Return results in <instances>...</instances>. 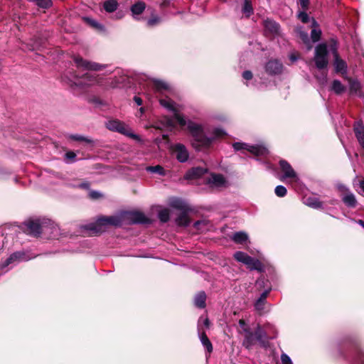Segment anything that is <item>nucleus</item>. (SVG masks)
Listing matches in <instances>:
<instances>
[{
	"instance_id": "obj_1",
	"label": "nucleus",
	"mask_w": 364,
	"mask_h": 364,
	"mask_svg": "<svg viewBox=\"0 0 364 364\" xmlns=\"http://www.w3.org/2000/svg\"><path fill=\"white\" fill-rule=\"evenodd\" d=\"M160 105L172 113V116L166 118L168 127H174L178 123L180 126L187 125L192 137L191 144L197 151H205L210 149L218 139L226 135V132L220 127H205L202 124L193 121H186L181 114L177 105L170 98L159 100Z\"/></svg>"
},
{
	"instance_id": "obj_2",
	"label": "nucleus",
	"mask_w": 364,
	"mask_h": 364,
	"mask_svg": "<svg viewBox=\"0 0 364 364\" xmlns=\"http://www.w3.org/2000/svg\"><path fill=\"white\" fill-rule=\"evenodd\" d=\"M126 221L129 224H148L149 218L141 212H127L121 215L101 216L95 223H92L81 227L83 232L88 235H94L102 233L106 230L108 226L119 227Z\"/></svg>"
},
{
	"instance_id": "obj_3",
	"label": "nucleus",
	"mask_w": 364,
	"mask_h": 364,
	"mask_svg": "<svg viewBox=\"0 0 364 364\" xmlns=\"http://www.w3.org/2000/svg\"><path fill=\"white\" fill-rule=\"evenodd\" d=\"M267 338L266 332L259 326H257L255 332L250 328H245L242 346L247 349H251L256 342H258L261 346L265 347L267 343Z\"/></svg>"
},
{
	"instance_id": "obj_4",
	"label": "nucleus",
	"mask_w": 364,
	"mask_h": 364,
	"mask_svg": "<svg viewBox=\"0 0 364 364\" xmlns=\"http://www.w3.org/2000/svg\"><path fill=\"white\" fill-rule=\"evenodd\" d=\"M105 124L109 130L119 132L136 140H140L139 135L134 134L128 125L118 119L109 120Z\"/></svg>"
},
{
	"instance_id": "obj_5",
	"label": "nucleus",
	"mask_w": 364,
	"mask_h": 364,
	"mask_svg": "<svg viewBox=\"0 0 364 364\" xmlns=\"http://www.w3.org/2000/svg\"><path fill=\"white\" fill-rule=\"evenodd\" d=\"M235 151H247L257 156H266L269 154L268 149L259 145H249L243 142H235L232 144Z\"/></svg>"
},
{
	"instance_id": "obj_6",
	"label": "nucleus",
	"mask_w": 364,
	"mask_h": 364,
	"mask_svg": "<svg viewBox=\"0 0 364 364\" xmlns=\"http://www.w3.org/2000/svg\"><path fill=\"white\" fill-rule=\"evenodd\" d=\"M328 51L326 43H320L315 48L314 62L318 69H323L328 65Z\"/></svg>"
},
{
	"instance_id": "obj_7",
	"label": "nucleus",
	"mask_w": 364,
	"mask_h": 364,
	"mask_svg": "<svg viewBox=\"0 0 364 364\" xmlns=\"http://www.w3.org/2000/svg\"><path fill=\"white\" fill-rule=\"evenodd\" d=\"M73 60L76 67L82 70L100 71L107 68V65L105 64L89 61L83 59L80 56H75Z\"/></svg>"
},
{
	"instance_id": "obj_8",
	"label": "nucleus",
	"mask_w": 364,
	"mask_h": 364,
	"mask_svg": "<svg viewBox=\"0 0 364 364\" xmlns=\"http://www.w3.org/2000/svg\"><path fill=\"white\" fill-rule=\"evenodd\" d=\"M28 255L27 252L24 251H17L12 253L8 258L0 264V269H4L9 266H14L20 262L28 261L33 258Z\"/></svg>"
},
{
	"instance_id": "obj_9",
	"label": "nucleus",
	"mask_w": 364,
	"mask_h": 364,
	"mask_svg": "<svg viewBox=\"0 0 364 364\" xmlns=\"http://www.w3.org/2000/svg\"><path fill=\"white\" fill-rule=\"evenodd\" d=\"M43 234L48 239H58L61 235L60 228L49 219L43 220Z\"/></svg>"
},
{
	"instance_id": "obj_10",
	"label": "nucleus",
	"mask_w": 364,
	"mask_h": 364,
	"mask_svg": "<svg viewBox=\"0 0 364 364\" xmlns=\"http://www.w3.org/2000/svg\"><path fill=\"white\" fill-rule=\"evenodd\" d=\"M330 50L332 52L334 57V65L336 71L343 72L346 69V63L339 58L338 53L337 52L336 42L332 39L330 43Z\"/></svg>"
},
{
	"instance_id": "obj_11",
	"label": "nucleus",
	"mask_w": 364,
	"mask_h": 364,
	"mask_svg": "<svg viewBox=\"0 0 364 364\" xmlns=\"http://www.w3.org/2000/svg\"><path fill=\"white\" fill-rule=\"evenodd\" d=\"M173 152L177 160L181 163L187 161L189 154L186 147L181 144H176L173 146Z\"/></svg>"
},
{
	"instance_id": "obj_12",
	"label": "nucleus",
	"mask_w": 364,
	"mask_h": 364,
	"mask_svg": "<svg viewBox=\"0 0 364 364\" xmlns=\"http://www.w3.org/2000/svg\"><path fill=\"white\" fill-rule=\"evenodd\" d=\"M207 183L213 188H220L225 186L226 184V179L222 175L219 173H212L206 179Z\"/></svg>"
},
{
	"instance_id": "obj_13",
	"label": "nucleus",
	"mask_w": 364,
	"mask_h": 364,
	"mask_svg": "<svg viewBox=\"0 0 364 364\" xmlns=\"http://www.w3.org/2000/svg\"><path fill=\"white\" fill-rule=\"evenodd\" d=\"M279 166L284 175L282 180L284 178H296V173L292 168L291 166L287 161L282 159L279 161Z\"/></svg>"
},
{
	"instance_id": "obj_14",
	"label": "nucleus",
	"mask_w": 364,
	"mask_h": 364,
	"mask_svg": "<svg viewBox=\"0 0 364 364\" xmlns=\"http://www.w3.org/2000/svg\"><path fill=\"white\" fill-rule=\"evenodd\" d=\"M266 72L269 75H279L283 70L282 64L277 60H269L265 65Z\"/></svg>"
},
{
	"instance_id": "obj_15",
	"label": "nucleus",
	"mask_w": 364,
	"mask_h": 364,
	"mask_svg": "<svg viewBox=\"0 0 364 364\" xmlns=\"http://www.w3.org/2000/svg\"><path fill=\"white\" fill-rule=\"evenodd\" d=\"M27 229L30 234L33 236H39L43 234V221L31 220L26 223Z\"/></svg>"
},
{
	"instance_id": "obj_16",
	"label": "nucleus",
	"mask_w": 364,
	"mask_h": 364,
	"mask_svg": "<svg viewBox=\"0 0 364 364\" xmlns=\"http://www.w3.org/2000/svg\"><path fill=\"white\" fill-rule=\"evenodd\" d=\"M353 131L359 144L364 149V126L361 121L355 122Z\"/></svg>"
},
{
	"instance_id": "obj_17",
	"label": "nucleus",
	"mask_w": 364,
	"mask_h": 364,
	"mask_svg": "<svg viewBox=\"0 0 364 364\" xmlns=\"http://www.w3.org/2000/svg\"><path fill=\"white\" fill-rule=\"evenodd\" d=\"M271 291V288H268L264 290L259 296V297L256 300L254 304L255 309L256 311L261 313L263 310H264L265 304H267V298Z\"/></svg>"
},
{
	"instance_id": "obj_18",
	"label": "nucleus",
	"mask_w": 364,
	"mask_h": 364,
	"mask_svg": "<svg viewBox=\"0 0 364 364\" xmlns=\"http://www.w3.org/2000/svg\"><path fill=\"white\" fill-rule=\"evenodd\" d=\"M198 333L202 345L206 349L207 352L210 354L213 351V345L210 341L208 338L205 332L202 331L199 326H198Z\"/></svg>"
},
{
	"instance_id": "obj_19",
	"label": "nucleus",
	"mask_w": 364,
	"mask_h": 364,
	"mask_svg": "<svg viewBox=\"0 0 364 364\" xmlns=\"http://www.w3.org/2000/svg\"><path fill=\"white\" fill-rule=\"evenodd\" d=\"M265 31L273 36L279 35V26L275 21L267 19L264 21Z\"/></svg>"
},
{
	"instance_id": "obj_20",
	"label": "nucleus",
	"mask_w": 364,
	"mask_h": 364,
	"mask_svg": "<svg viewBox=\"0 0 364 364\" xmlns=\"http://www.w3.org/2000/svg\"><path fill=\"white\" fill-rule=\"evenodd\" d=\"M304 203L314 209H323V203L315 196H309L304 198Z\"/></svg>"
},
{
	"instance_id": "obj_21",
	"label": "nucleus",
	"mask_w": 364,
	"mask_h": 364,
	"mask_svg": "<svg viewBox=\"0 0 364 364\" xmlns=\"http://www.w3.org/2000/svg\"><path fill=\"white\" fill-rule=\"evenodd\" d=\"M342 200L348 208H355L357 205V200L352 192H348L342 196Z\"/></svg>"
},
{
	"instance_id": "obj_22",
	"label": "nucleus",
	"mask_w": 364,
	"mask_h": 364,
	"mask_svg": "<svg viewBox=\"0 0 364 364\" xmlns=\"http://www.w3.org/2000/svg\"><path fill=\"white\" fill-rule=\"evenodd\" d=\"M170 205L181 211H191L188 205L180 198H174L170 202Z\"/></svg>"
},
{
	"instance_id": "obj_23",
	"label": "nucleus",
	"mask_w": 364,
	"mask_h": 364,
	"mask_svg": "<svg viewBox=\"0 0 364 364\" xmlns=\"http://www.w3.org/2000/svg\"><path fill=\"white\" fill-rule=\"evenodd\" d=\"M189 211H181V213L176 219V223L178 226L187 227L191 223V220L188 216Z\"/></svg>"
},
{
	"instance_id": "obj_24",
	"label": "nucleus",
	"mask_w": 364,
	"mask_h": 364,
	"mask_svg": "<svg viewBox=\"0 0 364 364\" xmlns=\"http://www.w3.org/2000/svg\"><path fill=\"white\" fill-rule=\"evenodd\" d=\"M250 260L245 264L250 270H257L258 272L264 271V266L262 263L257 259L250 257Z\"/></svg>"
},
{
	"instance_id": "obj_25",
	"label": "nucleus",
	"mask_w": 364,
	"mask_h": 364,
	"mask_svg": "<svg viewBox=\"0 0 364 364\" xmlns=\"http://www.w3.org/2000/svg\"><path fill=\"white\" fill-rule=\"evenodd\" d=\"M206 294L204 291H200L194 298V304L196 307L203 309L205 307Z\"/></svg>"
},
{
	"instance_id": "obj_26",
	"label": "nucleus",
	"mask_w": 364,
	"mask_h": 364,
	"mask_svg": "<svg viewBox=\"0 0 364 364\" xmlns=\"http://www.w3.org/2000/svg\"><path fill=\"white\" fill-rule=\"evenodd\" d=\"M232 240L237 244H245L248 240V235L245 232H237L232 237Z\"/></svg>"
},
{
	"instance_id": "obj_27",
	"label": "nucleus",
	"mask_w": 364,
	"mask_h": 364,
	"mask_svg": "<svg viewBox=\"0 0 364 364\" xmlns=\"http://www.w3.org/2000/svg\"><path fill=\"white\" fill-rule=\"evenodd\" d=\"M151 83L153 85L154 88L157 90L158 91L161 90H168L171 89V86L169 83L160 80H154L151 82Z\"/></svg>"
},
{
	"instance_id": "obj_28",
	"label": "nucleus",
	"mask_w": 364,
	"mask_h": 364,
	"mask_svg": "<svg viewBox=\"0 0 364 364\" xmlns=\"http://www.w3.org/2000/svg\"><path fill=\"white\" fill-rule=\"evenodd\" d=\"M235 260L244 264H247L250 260V256L242 251H237L233 255Z\"/></svg>"
},
{
	"instance_id": "obj_29",
	"label": "nucleus",
	"mask_w": 364,
	"mask_h": 364,
	"mask_svg": "<svg viewBox=\"0 0 364 364\" xmlns=\"http://www.w3.org/2000/svg\"><path fill=\"white\" fill-rule=\"evenodd\" d=\"M205 172V168L200 167H194L187 173V177L190 178H198L203 176Z\"/></svg>"
},
{
	"instance_id": "obj_30",
	"label": "nucleus",
	"mask_w": 364,
	"mask_h": 364,
	"mask_svg": "<svg viewBox=\"0 0 364 364\" xmlns=\"http://www.w3.org/2000/svg\"><path fill=\"white\" fill-rule=\"evenodd\" d=\"M146 5L142 1H139L136 4H134L132 8L131 11L133 14V15H139L141 14L145 9Z\"/></svg>"
},
{
	"instance_id": "obj_31",
	"label": "nucleus",
	"mask_w": 364,
	"mask_h": 364,
	"mask_svg": "<svg viewBox=\"0 0 364 364\" xmlns=\"http://www.w3.org/2000/svg\"><path fill=\"white\" fill-rule=\"evenodd\" d=\"M146 171L148 172H150V173H158L160 176L166 175V171H165L164 168L160 165H157V166H147L146 168Z\"/></svg>"
},
{
	"instance_id": "obj_32",
	"label": "nucleus",
	"mask_w": 364,
	"mask_h": 364,
	"mask_svg": "<svg viewBox=\"0 0 364 364\" xmlns=\"http://www.w3.org/2000/svg\"><path fill=\"white\" fill-rule=\"evenodd\" d=\"M353 364H364V352L357 349L353 358Z\"/></svg>"
},
{
	"instance_id": "obj_33",
	"label": "nucleus",
	"mask_w": 364,
	"mask_h": 364,
	"mask_svg": "<svg viewBox=\"0 0 364 364\" xmlns=\"http://www.w3.org/2000/svg\"><path fill=\"white\" fill-rule=\"evenodd\" d=\"M87 102L95 107H100L105 105V102L102 100L94 95L88 97Z\"/></svg>"
},
{
	"instance_id": "obj_34",
	"label": "nucleus",
	"mask_w": 364,
	"mask_h": 364,
	"mask_svg": "<svg viewBox=\"0 0 364 364\" xmlns=\"http://www.w3.org/2000/svg\"><path fill=\"white\" fill-rule=\"evenodd\" d=\"M104 8L107 12H113L117 8V2L116 0H109L105 2Z\"/></svg>"
},
{
	"instance_id": "obj_35",
	"label": "nucleus",
	"mask_w": 364,
	"mask_h": 364,
	"mask_svg": "<svg viewBox=\"0 0 364 364\" xmlns=\"http://www.w3.org/2000/svg\"><path fill=\"white\" fill-rule=\"evenodd\" d=\"M69 138L74 141H85L88 144L93 143V141L91 139L85 137V136L80 135V134H70L69 136Z\"/></svg>"
},
{
	"instance_id": "obj_36",
	"label": "nucleus",
	"mask_w": 364,
	"mask_h": 364,
	"mask_svg": "<svg viewBox=\"0 0 364 364\" xmlns=\"http://www.w3.org/2000/svg\"><path fill=\"white\" fill-rule=\"evenodd\" d=\"M158 217L161 222L166 223L170 218L169 211L167 209H163L159 212Z\"/></svg>"
},
{
	"instance_id": "obj_37",
	"label": "nucleus",
	"mask_w": 364,
	"mask_h": 364,
	"mask_svg": "<svg viewBox=\"0 0 364 364\" xmlns=\"http://www.w3.org/2000/svg\"><path fill=\"white\" fill-rule=\"evenodd\" d=\"M242 12L247 17H249L252 14V7L250 0H245Z\"/></svg>"
},
{
	"instance_id": "obj_38",
	"label": "nucleus",
	"mask_w": 364,
	"mask_h": 364,
	"mask_svg": "<svg viewBox=\"0 0 364 364\" xmlns=\"http://www.w3.org/2000/svg\"><path fill=\"white\" fill-rule=\"evenodd\" d=\"M350 91H358L361 89L360 82L356 79H348Z\"/></svg>"
},
{
	"instance_id": "obj_39",
	"label": "nucleus",
	"mask_w": 364,
	"mask_h": 364,
	"mask_svg": "<svg viewBox=\"0 0 364 364\" xmlns=\"http://www.w3.org/2000/svg\"><path fill=\"white\" fill-rule=\"evenodd\" d=\"M274 193L277 196L282 198L287 195V191L284 186L279 185L276 186L274 189Z\"/></svg>"
},
{
	"instance_id": "obj_40",
	"label": "nucleus",
	"mask_w": 364,
	"mask_h": 364,
	"mask_svg": "<svg viewBox=\"0 0 364 364\" xmlns=\"http://www.w3.org/2000/svg\"><path fill=\"white\" fill-rule=\"evenodd\" d=\"M321 36V31L316 28L312 29L311 32V38L313 42H317L319 41Z\"/></svg>"
},
{
	"instance_id": "obj_41",
	"label": "nucleus",
	"mask_w": 364,
	"mask_h": 364,
	"mask_svg": "<svg viewBox=\"0 0 364 364\" xmlns=\"http://www.w3.org/2000/svg\"><path fill=\"white\" fill-rule=\"evenodd\" d=\"M76 154L74 151H69L65 154V161L66 163L70 164L75 161Z\"/></svg>"
},
{
	"instance_id": "obj_42",
	"label": "nucleus",
	"mask_w": 364,
	"mask_h": 364,
	"mask_svg": "<svg viewBox=\"0 0 364 364\" xmlns=\"http://www.w3.org/2000/svg\"><path fill=\"white\" fill-rule=\"evenodd\" d=\"M41 8L46 9L51 6V0H37L36 4Z\"/></svg>"
},
{
	"instance_id": "obj_43",
	"label": "nucleus",
	"mask_w": 364,
	"mask_h": 364,
	"mask_svg": "<svg viewBox=\"0 0 364 364\" xmlns=\"http://www.w3.org/2000/svg\"><path fill=\"white\" fill-rule=\"evenodd\" d=\"M281 361L282 364H293L290 357L284 353L281 355Z\"/></svg>"
},
{
	"instance_id": "obj_44",
	"label": "nucleus",
	"mask_w": 364,
	"mask_h": 364,
	"mask_svg": "<svg viewBox=\"0 0 364 364\" xmlns=\"http://www.w3.org/2000/svg\"><path fill=\"white\" fill-rule=\"evenodd\" d=\"M300 38H301V40L306 43H309V36H308V33L306 32H304V31H302L301 29H299L297 31Z\"/></svg>"
},
{
	"instance_id": "obj_45",
	"label": "nucleus",
	"mask_w": 364,
	"mask_h": 364,
	"mask_svg": "<svg viewBox=\"0 0 364 364\" xmlns=\"http://www.w3.org/2000/svg\"><path fill=\"white\" fill-rule=\"evenodd\" d=\"M298 18L303 22L306 23L309 21V16L306 12H300L298 14Z\"/></svg>"
},
{
	"instance_id": "obj_46",
	"label": "nucleus",
	"mask_w": 364,
	"mask_h": 364,
	"mask_svg": "<svg viewBox=\"0 0 364 364\" xmlns=\"http://www.w3.org/2000/svg\"><path fill=\"white\" fill-rule=\"evenodd\" d=\"M87 21L89 22V23L96 28H99V29H102V26H101L100 23H98L97 21H95V20H92V19H89L87 18Z\"/></svg>"
},
{
	"instance_id": "obj_47",
	"label": "nucleus",
	"mask_w": 364,
	"mask_h": 364,
	"mask_svg": "<svg viewBox=\"0 0 364 364\" xmlns=\"http://www.w3.org/2000/svg\"><path fill=\"white\" fill-rule=\"evenodd\" d=\"M159 21L160 18L159 17H153L148 21L147 23L149 26H152L158 23Z\"/></svg>"
},
{
	"instance_id": "obj_48",
	"label": "nucleus",
	"mask_w": 364,
	"mask_h": 364,
	"mask_svg": "<svg viewBox=\"0 0 364 364\" xmlns=\"http://www.w3.org/2000/svg\"><path fill=\"white\" fill-rule=\"evenodd\" d=\"M202 225H205V222L204 220H198V221H196V222H195V223H194V224H193V227H194L196 229H197V230H202V229H201V228H200V226H201Z\"/></svg>"
},
{
	"instance_id": "obj_49",
	"label": "nucleus",
	"mask_w": 364,
	"mask_h": 364,
	"mask_svg": "<svg viewBox=\"0 0 364 364\" xmlns=\"http://www.w3.org/2000/svg\"><path fill=\"white\" fill-rule=\"evenodd\" d=\"M242 77L245 79V80H250L252 79V74L250 71L249 70H246V71H244L243 73H242Z\"/></svg>"
},
{
	"instance_id": "obj_50",
	"label": "nucleus",
	"mask_w": 364,
	"mask_h": 364,
	"mask_svg": "<svg viewBox=\"0 0 364 364\" xmlns=\"http://www.w3.org/2000/svg\"><path fill=\"white\" fill-rule=\"evenodd\" d=\"M92 198L97 199L101 196V193L98 191H90L89 193Z\"/></svg>"
},
{
	"instance_id": "obj_51",
	"label": "nucleus",
	"mask_w": 364,
	"mask_h": 364,
	"mask_svg": "<svg viewBox=\"0 0 364 364\" xmlns=\"http://www.w3.org/2000/svg\"><path fill=\"white\" fill-rule=\"evenodd\" d=\"M333 87H334V90H335L334 91L335 92L340 91L339 90L340 89H341V91L343 90L342 85H341V83L338 81H335L334 82Z\"/></svg>"
},
{
	"instance_id": "obj_52",
	"label": "nucleus",
	"mask_w": 364,
	"mask_h": 364,
	"mask_svg": "<svg viewBox=\"0 0 364 364\" xmlns=\"http://www.w3.org/2000/svg\"><path fill=\"white\" fill-rule=\"evenodd\" d=\"M338 188L340 191L343 192V194H345L348 192H350V191L348 190V188L344 186V185H339L338 186Z\"/></svg>"
},
{
	"instance_id": "obj_53",
	"label": "nucleus",
	"mask_w": 364,
	"mask_h": 364,
	"mask_svg": "<svg viewBox=\"0 0 364 364\" xmlns=\"http://www.w3.org/2000/svg\"><path fill=\"white\" fill-rule=\"evenodd\" d=\"M239 325H240V328L242 329V332H243V333H244V329H245V328H250L247 326V324H246L245 321L244 320H242V319H240V320L239 321Z\"/></svg>"
},
{
	"instance_id": "obj_54",
	"label": "nucleus",
	"mask_w": 364,
	"mask_h": 364,
	"mask_svg": "<svg viewBox=\"0 0 364 364\" xmlns=\"http://www.w3.org/2000/svg\"><path fill=\"white\" fill-rule=\"evenodd\" d=\"M299 58V55L296 53H292L289 55V59L291 62H295Z\"/></svg>"
},
{
	"instance_id": "obj_55",
	"label": "nucleus",
	"mask_w": 364,
	"mask_h": 364,
	"mask_svg": "<svg viewBox=\"0 0 364 364\" xmlns=\"http://www.w3.org/2000/svg\"><path fill=\"white\" fill-rule=\"evenodd\" d=\"M299 4L301 5V6L303 8V9H306L308 4H309V1L308 0H299Z\"/></svg>"
},
{
	"instance_id": "obj_56",
	"label": "nucleus",
	"mask_w": 364,
	"mask_h": 364,
	"mask_svg": "<svg viewBox=\"0 0 364 364\" xmlns=\"http://www.w3.org/2000/svg\"><path fill=\"white\" fill-rule=\"evenodd\" d=\"M134 100L136 103L137 105L140 106L142 105V100L141 97H139L138 96H135L134 97Z\"/></svg>"
},
{
	"instance_id": "obj_57",
	"label": "nucleus",
	"mask_w": 364,
	"mask_h": 364,
	"mask_svg": "<svg viewBox=\"0 0 364 364\" xmlns=\"http://www.w3.org/2000/svg\"><path fill=\"white\" fill-rule=\"evenodd\" d=\"M144 111H145L144 107H140L139 109V112L136 114V117H141L143 115V114L144 113Z\"/></svg>"
},
{
	"instance_id": "obj_58",
	"label": "nucleus",
	"mask_w": 364,
	"mask_h": 364,
	"mask_svg": "<svg viewBox=\"0 0 364 364\" xmlns=\"http://www.w3.org/2000/svg\"><path fill=\"white\" fill-rule=\"evenodd\" d=\"M89 183H82L80 184V187L82 188L87 189L89 188Z\"/></svg>"
},
{
	"instance_id": "obj_59",
	"label": "nucleus",
	"mask_w": 364,
	"mask_h": 364,
	"mask_svg": "<svg viewBox=\"0 0 364 364\" xmlns=\"http://www.w3.org/2000/svg\"><path fill=\"white\" fill-rule=\"evenodd\" d=\"M203 324L204 326L206 327V328H209V326H210V322H209V320L208 318H205L204 320H203Z\"/></svg>"
},
{
	"instance_id": "obj_60",
	"label": "nucleus",
	"mask_w": 364,
	"mask_h": 364,
	"mask_svg": "<svg viewBox=\"0 0 364 364\" xmlns=\"http://www.w3.org/2000/svg\"><path fill=\"white\" fill-rule=\"evenodd\" d=\"M356 223L364 228V221L363 220H358L356 221Z\"/></svg>"
},
{
	"instance_id": "obj_61",
	"label": "nucleus",
	"mask_w": 364,
	"mask_h": 364,
	"mask_svg": "<svg viewBox=\"0 0 364 364\" xmlns=\"http://www.w3.org/2000/svg\"><path fill=\"white\" fill-rule=\"evenodd\" d=\"M360 187L364 191V180L360 181Z\"/></svg>"
},
{
	"instance_id": "obj_62",
	"label": "nucleus",
	"mask_w": 364,
	"mask_h": 364,
	"mask_svg": "<svg viewBox=\"0 0 364 364\" xmlns=\"http://www.w3.org/2000/svg\"><path fill=\"white\" fill-rule=\"evenodd\" d=\"M329 203L331 204V205H335L336 203V199H332L329 201Z\"/></svg>"
},
{
	"instance_id": "obj_63",
	"label": "nucleus",
	"mask_w": 364,
	"mask_h": 364,
	"mask_svg": "<svg viewBox=\"0 0 364 364\" xmlns=\"http://www.w3.org/2000/svg\"><path fill=\"white\" fill-rule=\"evenodd\" d=\"M312 26H314V27H316L317 26V23L315 20H312Z\"/></svg>"
},
{
	"instance_id": "obj_64",
	"label": "nucleus",
	"mask_w": 364,
	"mask_h": 364,
	"mask_svg": "<svg viewBox=\"0 0 364 364\" xmlns=\"http://www.w3.org/2000/svg\"><path fill=\"white\" fill-rule=\"evenodd\" d=\"M28 1H31V2H33V3H35V4H36V1H37V0H28Z\"/></svg>"
}]
</instances>
